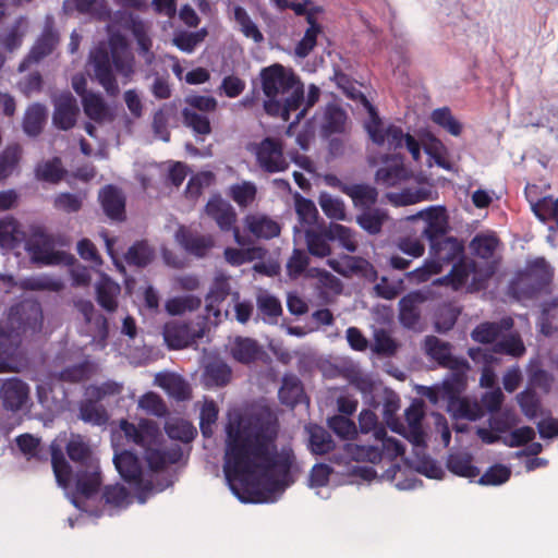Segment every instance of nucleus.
<instances>
[{
	"label": "nucleus",
	"instance_id": "f257e3e1",
	"mask_svg": "<svg viewBox=\"0 0 558 558\" xmlns=\"http://www.w3.org/2000/svg\"><path fill=\"white\" fill-rule=\"evenodd\" d=\"M223 472L242 502H267L291 483L295 456L290 447L278 450L279 422L270 412L240 418L227 428Z\"/></svg>",
	"mask_w": 558,
	"mask_h": 558
},
{
	"label": "nucleus",
	"instance_id": "f03ea898",
	"mask_svg": "<svg viewBox=\"0 0 558 558\" xmlns=\"http://www.w3.org/2000/svg\"><path fill=\"white\" fill-rule=\"evenodd\" d=\"M65 449L74 465L65 460L62 447L57 440L50 445L51 465L57 483L66 488L73 482L80 496L93 498L102 483L98 459L81 435L72 434Z\"/></svg>",
	"mask_w": 558,
	"mask_h": 558
},
{
	"label": "nucleus",
	"instance_id": "7ed1b4c3",
	"mask_svg": "<svg viewBox=\"0 0 558 558\" xmlns=\"http://www.w3.org/2000/svg\"><path fill=\"white\" fill-rule=\"evenodd\" d=\"M259 77L266 96V113L289 121L291 113L299 110L304 101L303 83L291 70L279 63L263 68Z\"/></svg>",
	"mask_w": 558,
	"mask_h": 558
},
{
	"label": "nucleus",
	"instance_id": "20e7f679",
	"mask_svg": "<svg viewBox=\"0 0 558 558\" xmlns=\"http://www.w3.org/2000/svg\"><path fill=\"white\" fill-rule=\"evenodd\" d=\"M120 427L128 440L144 450V458L151 470H161L181 460L183 453L179 445H161V434L155 422L143 420L135 425L122 420Z\"/></svg>",
	"mask_w": 558,
	"mask_h": 558
},
{
	"label": "nucleus",
	"instance_id": "39448f33",
	"mask_svg": "<svg viewBox=\"0 0 558 558\" xmlns=\"http://www.w3.org/2000/svg\"><path fill=\"white\" fill-rule=\"evenodd\" d=\"M430 258L424 264L407 274L409 280L415 283H423L430 279L433 275H437L442 270V264H450L454 260H461L464 246L454 236H446L429 245Z\"/></svg>",
	"mask_w": 558,
	"mask_h": 558
},
{
	"label": "nucleus",
	"instance_id": "423d86ee",
	"mask_svg": "<svg viewBox=\"0 0 558 558\" xmlns=\"http://www.w3.org/2000/svg\"><path fill=\"white\" fill-rule=\"evenodd\" d=\"M553 279V269L544 257L527 263L525 271L510 284L518 299H532L546 290Z\"/></svg>",
	"mask_w": 558,
	"mask_h": 558
},
{
	"label": "nucleus",
	"instance_id": "0eeeda50",
	"mask_svg": "<svg viewBox=\"0 0 558 558\" xmlns=\"http://www.w3.org/2000/svg\"><path fill=\"white\" fill-rule=\"evenodd\" d=\"M56 239L47 233L43 228L36 227L32 230L29 238L25 242V250L31 260L38 265H69L73 256L56 250Z\"/></svg>",
	"mask_w": 558,
	"mask_h": 558
},
{
	"label": "nucleus",
	"instance_id": "6e6552de",
	"mask_svg": "<svg viewBox=\"0 0 558 558\" xmlns=\"http://www.w3.org/2000/svg\"><path fill=\"white\" fill-rule=\"evenodd\" d=\"M361 99L368 110L369 120L365 123V130L376 145L387 144L388 149H398L405 144L407 134L403 133L400 126L389 124L384 126L376 109L369 104L364 95L361 94Z\"/></svg>",
	"mask_w": 558,
	"mask_h": 558
},
{
	"label": "nucleus",
	"instance_id": "1a4fd4ad",
	"mask_svg": "<svg viewBox=\"0 0 558 558\" xmlns=\"http://www.w3.org/2000/svg\"><path fill=\"white\" fill-rule=\"evenodd\" d=\"M256 165L266 173H278L288 170L290 162L283 154L280 138L267 136L251 146Z\"/></svg>",
	"mask_w": 558,
	"mask_h": 558
},
{
	"label": "nucleus",
	"instance_id": "9d476101",
	"mask_svg": "<svg viewBox=\"0 0 558 558\" xmlns=\"http://www.w3.org/2000/svg\"><path fill=\"white\" fill-rule=\"evenodd\" d=\"M407 220L422 223L421 236L425 238L429 245L446 238L449 230L448 217L444 207L429 206L415 215L408 216Z\"/></svg>",
	"mask_w": 558,
	"mask_h": 558
},
{
	"label": "nucleus",
	"instance_id": "9b49d317",
	"mask_svg": "<svg viewBox=\"0 0 558 558\" xmlns=\"http://www.w3.org/2000/svg\"><path fill=\"white\" fill-rule=\"evenodd\" d=\"M89 63L93 68L94 78L109 96H117L120 89L113 74V65L108 50L105 47L94 49L89 56Z\"/></svg>",
	"mask_w": 558,
	"mask_h": 558
},
{
	"label": "nucleus",
	"instance_id": "f8f14e48",
	"mask_svg": "<svg viewBox=\"0 0 558 558\" xmlns=\"http://www.w3.org/2000/svg\"><path fill=\"white\" fill-rule=\"evenodd\" d=\"M426 300V294L420 290L411 291L400 299L398 318L404 328L414 331L421 330L422 305Z\"/></svg>",
	"mask_w": 558,
	"mask_h": 558
},
{
	"label": "nucleus",
	"instance_id": "ddd939ff",
	"mask_svg": "<svg viewBox=\"0 0 558 558\" xmlns=\"http://www.w3.org/2000/svg\"><path fill=\"white\" fill-rule=\"evenodd\" d=\"M174 239L187 254L197 258L205 257L215 245V240L210 234H202L185 226L178 228Z\"/></svg>",
	"mask_w": 558,
	"mask_h": 558
},
{
	"label": "nucleus",
	"instance_id": "4468645a",
	"mask_svg": "<svg viewBox=\"0 0 558 558\" xmlns=\"http://www.w3.org/2000/svg\"><path fill=\"white\" fill-rule=\"evenodd\" d=\"M53 107L52 122L54 126L64 131L72 129L80 112L74 96L70 92L60 94L53 99Z\"/></svg>",
	"mask_w": 558,
	"mask_h": 558
},
{
	"label": "nucleus",
	"instance_id": "2eb2a0df",
	"mask_svg": "<svg viewBox=\"0 0 558 558\" xmlns=\"http://www.w3.org/2000/svg\"><path fill=\"white\" fill-rule=\"evenodd\" d=\"M3 407L7 410H21L29 399L28 385L17 377H11L3 381L0 390Z\"/></svg>",
	"mask_w": 558,
	"mask_h": 558
},
{
	"label": "nucleus",
	"instance_id": "dca6fc26",
	"mask_svg": "<svg viewBox=\"0 0 558 558\" xmlns=\"http://www.w3.org/2000/svg\"><path fill=\"white\" fill-rule=\"evenodd\" d=\"M425 351L428 356L435 360L440 366L447 368H461L464 366L463 357H457L451 353V344L435 336H427L424 341Z\"/></svg>",
	"mask_w": 558,
	"mask_h": 558
},
{
	"label": "nucleus",
	"instance_id": "f3484780",
	"mask_svg": "<svg viewBox=\"0 0 558 558\" xmlns=\"http://www.w3.org/2000/svg\"><path fill=\"white\" fill-rule=\"evenodd\" d=\"M375 174L378 184L386 187L395 186L408 178V171L400 155L387 156Z\"/></svg>",
	"mask_w": 558,
	"mask_h": 558
},
{
	"label": "nucleus",
	"instance_id": "a211bd4d",
	"mask_svg": "<svg viewBox=\"0 0 558 558\" xmlns=\"http://www.w3.org/2000/svg\"><path fill=\"white\" fill-rule=\"evenodd\" d=\"M205 210L222 231H229L233 228L236 214L231 204L220 196H213L207 202Z\"/></svg>",
	"mask_w": 558,
	"mask_h": 558
},
{
	"label": "nucleus",
	"instance_id": "6ab92c4d",
	"mask_svg": "<svg viewBox=\"0 0 558 558\" xmlns=\"http://www.w3.org/2000/svg\"><path fill=\"white\" fill-rule=\"evenodd\" d=\"M229 277L225 274H219L215 277L209 292L206 295V313L207 316H214L218 319L221 315L219 305L227 299L231 292Z\"/></svg>",
	"mask_w": 558,
	"mask_h": 558
},
{
	"label": "nucleus",
	"instance_id": "aec40b11",
	"mask_svg": "<svg viewBox=\"0 0 558 558\" xmlns=\"http://www.w3.org/2000/svg\"><path fill=\"white\" fill-rule=\"evenodd\" d=\"M446 466L452 474L461 477L475 478L480 475V469L473 464V456L465 450H450Z\"/></svg>",
	"mask_w": 558,
	"mask_h": 558
},
{
	"label": "nucleus",
	"instance_id": "412c9836",
	"mask_svg": "<svg viewBox=\"0 0 558 558\" xmlns=\"http://www.w3.org/2000/svg\"><path fill=\"white\" fill-rule=\"evenodd\" d=\"M99 201L104 213L113 220H122L124 218L125 198L122 192L113 186L107 185L99 192Z\"/></svg>",
	"mask_w": 558,
	"mask_h": 558
},
{
	"label": "nucleus",
	"instance_id": "4be33fe9",
	"mask_svg": "<svg viewBox=\"0 0 558 558\" xmlns=\"http://www.w3.org/2000/svg\"><path fill=\"white\" fill-rule=\"evenodd\" d=\"M245 228L256 238L269 240L280 234L279 223L262 214H251L244 218Z\"/></svg>",
	"mask_w": 558,
	"mask_h": 558
},
{
	"label": "nucleus",
	"instance_id": "5701e85b",
	"mask_svg": "<svg viewBox=\"0 0 558 558\" xmlns=\"http://www.w3.org/2000/svg\"><path fill=\"white\" fill-rule=\"evenodd\" d=\"M307 434V448L312 454L324 456L331 452L335 449V441L330 433L324 427L310 424L305 426Z\"/></svg>",
	"mask_w": 558,
	"mask_h": 558
},
{
	"label": "nucleus",
	"instance_id": "b1692460",
	"mask_svg": "<svg viewBox=\"0 0 558 558\" xmlns=\"http://www.w3.org/2000/svg\"><path fill=\"white\" fill-rule=\"evenodd\" d=\"M413 456L409 459L410 465L418 473L429 478H441L444 471L441 466L426 452V445L413 447Z\"/></svg>",
	"mask_w": 558,
	"mask_h": 558
},
{
	"label": "nucleus",
	"instance_id": "393cba45",
	"mask_svg": "<svg viewBox=\"0 0 558 558\" xmlns=\"http://www.w3.org/2000/svg\"><path fill=\"white\" fill-rule=\"evenodd\" d=\"M59 44V34L53 28L52 23H47L41 35L37 38L32 47L27 61L38 62L49 56Z\"/></svg>",
	"mask_w": 558,
	"mask_h": 558
},
{
	"label": "nucleus",
	"instance_id": "a878e982",
	"mask_svg": "<svg viewBox=\"0 0 558 558\" xmlns=\"http://www.w3.org/2000/svg\"><path fill=\"white\" fill-rule=\"evenodd\" d=\"M231 367L221 360L208 362L202 375V380L207 388L223 387L231 380Z\"/></svg>",
	"mask_w": 558,
	"mask_h": 558
},
{
	"label": "nucleus",
	"instance_id": "bb28decb",
	"mask_svg": "<svg viewBox=\"0 0 558 558\" xmlns=\"http://www.w3.org/2000/svg\"><path fill=\"white\" fill-rule=\"evenodd\" d=\"M113 463L120 476L129 483H135L141 478L142 468L137 457L129 451L123 450L116 453Z\"/></svg>",
	"mask_w": 558,
	"mask_h": 558
},
{
	"label": "nucleus",
	"instance_id": "cd10ccee",
	"mask_svg": "<svg viewBox=\"0 0 558 558\" xmlns=\"http://www.w3.org/2000/svg\"><path fill=\"white\" fill-rule=\"evenodd\" d=\"M451 374L442 381L440 386V393L446 401L460 397L466 384V371L469 369L468 361H464V366L461 368H449Z\"/></svg>",
	"mask_w": 558,
	"mask_h": 558
},
{
	"label": "nucleus",
	"instance_id": "c85d7f7f",
	"mask_svg": "<svg viewBox=\"0 0 558 558\" xmlns=\"http://www.w3.org/2000/svg\"><path fill=\"white\" fill-rule=\"evenodd\" d=\"M388 220V214L380 207L366 208L356 215V223L368 234L380 233L384 223Z\"/></svg>",
	"mask_w": 558,
	"mask_h": 558
},
{
	"label": "nucleus",
	"instance_id": "c756f323",
	"mask_svg": "<svg viewBox=\"0 0 558 558\" xmlns=\"http://www.w3.org/2000/svg\"><path fill=\"white\" fill-rule=\"evenodd\" d=\"M347 195L352 199L353 206L360 211L373 208L378 199L377 189L365 183L351 184Z\"/></svg>",
	"mask_w": 558,
	"mask_h": 558
},
{
	"label": "nucleus",
	"instance_id": "7c9ffc66",
	"mask_svg": "<svg viewBox=\"0 0 558 558\" xmlns=\"http://www.w3.org/2000/svg\"><path fill=\"white\" fill-rule=\"evenodd\" d=\"M278 397L282 404L291 408H294L301 402L303 398V385L298 376L292 374L283 376Z\"/></svg>",
	"mask_w": 558,
	"mask_h": 558
},
{
	"label": "nucleus",
	"instance_id": "2f4dec72",
	"mask_svg": "<svg viewBox=\"0 0 558 558\" xmlns=\"http://www.w3.org/2000/svg\"><path fill=\"white\" fill-rule=\"evenodd\" d=\"M47 119V109L44 105L33 104L29 106L23 118V131L32 137L38 136Z\"/></svg>",
	"mask_w": 558,
	"mask_h": 558
},
{
	"label": "nucleus",
	"instance_id": "473e14b6",
	"mask_svg": "<svg viewBox=\"0 0 558 558\" xmlns=\"http://www.w3.org/2000/svg\"><path fill=\"white\" fill-rule=\"evenodd\" d=\"M305 241L311 255L323 258L331 254L328 228L323 231L306 230Z\"/></svg>",
	"mask_w": 558,
	"mask_h": 558
},
{
	"label": "nucleus",
	"instance_id": "72a5a7b5",
	"mask_svg": "<svg viewBox=\"0 0 558 558\" xmlns=\"http://www.w3.org/2000/svg\"><path fill=\"white\" fill-rule=\"evenodd\" d=\"M307 23L308 27L306 28L304 36L294 48V53L299 58H306L313 51L317 44V36L323 32V28L317 23L314 14H307Z\"/></svg>",
	"mask_w": 558,
	"mask_h": 558
},
{
	"label": "nucleus",
	"instance_id": "f704fd0d",
	"mask_svg": "<svg viewBox=\"0 0 558 558\" xmlns=\"http://www.w3.org/2000/svg\"><path fill=\"white\" fill-rule=\"evenodd\" d=\"M502 327L510 329L512 327V319H502L501 324L483 323L474 328L471 337L474 341L480 343H493L499 338Z\"/></svg>",
	"mask_w": 558,
	"mask_h": 558
},
{
	"label": "nucleus",
	"instance_id": "c9c22d12",
	"mask_svg": "<svg viewBox=\"0 0 558 558\" xmlns=\"http://www.w3.org/2000/svg\"><path fill=\"white\" fill-rule=\"evenodd\" d=\"M85 114L95 122H104L110 117L109 108L101 95L89 92L82 99Z\"/></svg>",
	"mask_w": 558,
	"mask_h": 558
},
{
	"label": "nucleus",
	"instance_id": "e433bc0d",
	"mask_svg": "<svg viewBox=\"0 0 558 558\" xmlns=\"http://www.w3.org/2000/svg\"><path fill=\"white\" fill-rule=\"evenodd\" d=\"M100 500L105 507L118 510L125 509L131 502L129 490L120 484L106 485Z\"/></svg>",
	"mask_w": 558,
	"mask_h": 558
},
{
	"label": "nucleus",
	"instance_id": "4c0bfd02",
	"mask_svg": "<svg viewBox=\"0 0 558 558\" xmlns=\"http://www.w3.org/2000/svg\"><path fill=\"white\" fill-rule=\"evenodd\" d=\"M373 339L371 350L380 357L393 356L400 347L399 342L384 328L376 329Z\"/></svg>",
	"mask_w": 558,
	"mask_h": 558
},
{
	"label": "nucleus",
	"instance_id": "58836bf2",
	"mask_svg": "<svg viewBox=\"0 0 558 558\" xmlns=\"http://www.w3.org/2000/svg\"><path fill=\"white\" fill-rule=\"evenodd\" d=\"M345 121V111L336 104H328L324 110L322 129L328 135L341 133L344 131Z\"/></svg>",
	"mask_w": 558,
	"mask_h": 558
},
{
	"label": "nucleus",
	"instance_id": "ea45409f",
	"mask_svg": "<svg viewBox=\"0 0 558 558\" xmlns=\"http://www.w3.org/2000/svg\"><path fill=\"white\" fill-rule=\"evenodd\" d=\"M119 293V284L109 278H104L96 287L97 302L108 312H114L117 310V296Z\"/></svg>",
	"mask_w": 558,
	"mask_h": 558
},
{
	"label": "nucleus",
	"instance_id": "a19ab883",
	"mask_svg": "<svg viewBox=\"0 0 558 558\" xmlns=\"http://www.w3.org/2000/svg\"><path fill=\"white\" fill-rule=\"evenodd\" d=\"M65 172L66 171L62 167L61 159L58 157H54L51 160L41 161L35 168V175L37 180L52 184L60 182Z\"/></svg>",
	"mask_w": 558,
	"mask_h": 558
},
{
	"label": "nucleus",
	"instance_id": "79ce46f5",
	"mask_svg": "<svg viewBox=\"0 0 558 558\" xmlns=\"http://www.w3.org/2000/svg\"><path fill=\"white\" fill-rule=\"evenodd\" d=\"M256 306L264 320L270 324L277 323L278 317L282 314L280 301L266 291L257 295Z\"/></svg>",
	"mask_w": 558,
	"mask_h": 558
},
{
	"label": "nucleus",
	"instance_id": "37998d69",
	"mask_svg": "<svg viewBox=\"0 0 558 558\" xmlns=\"http://www.w3.org/2000/svg\"><path fill=\"white\" fill-rule=\"evenodd\" d=\"M258 351V343L251 338L238 337L231 347V355L233 359L243 364L255 361Z\"/></svg>",
	"mask_w": 558,
	"mask_h": 558
},
{
	"label": "nucleus",
	"instance_id": "c03bdc74",
	"mask_svg": "<svg viewBox=\"0 0 558 558\" xmlns=\"http://www.w3.org/2000/svg\"><path fill=\"white\" fill-rule=\"evenodd\" d=\"M124 257L129 265L143 268L153 262L155 251L146 241H138L129 247Z\"/></svg>",
	"mask_w": 558,
	"mask_h": 558
},
{
	"label": "nucleus",
	"instance_id": "a18cd8bd",
	"mask_svg": "<svg viewBox=\"0 0 558 558\" xmlns=\"http://www.w3.org/2000/svg\"><path fill=\"white\" fill-rule=\"evenodd\" d=\"M96 399L88 398L80 405V418L85 423L93 425H104L108 421V414L102 405L98 404Z\"/></svg>",
	"mask_w": 558,
	"mask_h": 558
},
{
	"label": "nucleus",
	"instance_id": "49530a36",
	"mask_svg": "<svg viewBox=\"0 0 558 558\" xmlns=\"http://www.w3.org/2000/svg\"><path fill=\"white\" fill-rule=\"evenodd\" d=\"M97 371L94 362L85 360L78 364L65 367L60 372V379L69 383H80L89 379Z\"/></svg>",
	"mask_w": 558,
	"mask_h": 558
},
{
	"label": "nucleus",
	"instance_id": "de8ad7c7",
	"mask_svg": "<svg viewBox=\"0 0 558 558\" xmlns=\"http://www.w3.org/2000/svg\"><path fill=\"white\" fill-rule=\"evenodd\" d=\"M318 204L323 213L332 220H345V204L340 197L332 196L327 192H322L318 196Z\"/></svg>",
	"mask_w": 558,
	"mask_h": 558
},
{
	"label": "nucleus",
	"instance_id": "09e8293b",
	"mask_svg": "<svg viewBox=\"0 0 558 558\" xmlns=\"http://www.w3.org/2000/svg\"><path fill=\"white\" fill-rule=\"evenodd\" d=\"M110 57L117 73L125 80L124 83L129 82L135 73L133 54L126 49L119 50L114 48L111 50Z\"/></svg>",
	"mask_w": 558,
	"mask_h": 558
},
{
	"label": "nucleus",
	"instance_id": "8fccbe9b",
	"mask_svg": "<svg viewBox=\"0 0 558 558\" xmlns=\"http://www.w3.org/2000/svg\"><path fill=\"white\" fill-rule=\"evenodd\" d=\"M234 20L239 24L240 31L246 38L253 39L255 44H260L264 41V35L244 8L240 5L234 8Z\"/></svg>",
	"mask_w": 558,
	"mask_h": 558
},
{
	"label": "nucleus",
	"instance_id": "3c124183",
	"mask_svg": "<svg viewBox=\"0 0 558 558\" xmlns=\"http://www.w3.org/2000/svg\"><path fill=\"white\" fill-rule=\"evenodd\" d=\"M447 410L454 418L475 421L480 416V410L475 403L466 398L458 397L447 401Z\"/></svg>",
	"mask_w": 558,
	"mask_h": 558
},
{
	"label": "nucleus",
	"instance_id": "603ef678",
	"mask_svg": "<svg viewBox=\"0 0 558 558\" xmlns=\"http://www.w3.org/2000/svg\"><path fill=\"white\" fill-rule=\"evenodd\" d=\"M22 232L19 230V223L13 218L0 220V246L14 248L21 241Z\"/></svg>",
	"mask_w": 558,
	"mask_h": 558
},
{
	"label": "nucleus",
	"instance_id": "864d4df0",
	"mask_svg": "<svg viewBox=\"0 0 558 558\" xmlns=\"http://www.w3.org/2000/svg\"><path fill=\"white\" fill-rule=\"evenodd\" d=\"M160 386L177 400H186L191 396L190 385L178 375H167L161 381Z\"/></svg>",
	"mask_w": 558,
	"mask_h": 558
},
{
	"label": "nucleus",
	"instance_id": "5fc2aeb1",
	"mask_svg": "<svg viewBox=\"0 0 558 558\" xmlns=\"http://www.w3.org/2000/svg\"><path fill=\"white\" fill-rule=\"evenodd\" d=\"M22 148L14 144L8 146L0 155V181L12 174L21 159Z\"/></svg>",
	"mask_w": 558,
	"mask_h": 558
},
{
	"label": "nucleus",
	"instance_id": "6e6d98bb",
	"mask_svg": "<svg viewBox=\"0 0 558 558\" xmlns=\"http://www.w3.org/2000/svg\"><path fill=\"white\" fill-rule=\"evenodd\" d=\"M167 435L171 439L180 440L182 442H190L194 439L197 432L196 428L187 421L177 420L166 424Z\"/></svg>",
	"mask_w": 558,
	"mask_h": 558
},
{
	"label": "nucleus",
	"instance_id": "4d7b16f0",
	"mask_svg": "<svg viewBox=\"0 0 558 558\" xmlns=\"http://www.w3.org/2000/svg\"><path fill=\"white\" fill-rule=\"evenodd\" d=\"M183 123L192 129L196 135H208L211 132L209 119L201 113L195 112L193 109L184 108L182 110Z\"/></svg>",
	"mask_w": 558,
	"mask_h": 558
},
{
	"label": "nucleus",
	"instance_id": "13d9d810",
	"mask_svg": "<svg viewBox=\"0 0 558 558\" xmlns=\"http://www.w3.org/2000/svg\"><path fill=\"white\" fill-rule=\"evenodd\" d=\"M350 454L354 460L377 463L381 460L384 452L380 445H347Z\"/></svg>",
	"mask_w": 558,
	"mask_h": 558
},
{
	"label": "nucleus",
	"instance_id": "bf43d9fd",
	"mask_svg": "<svg viewBox=\"0 0 558 558\" xmlns=\"http://www.w3.org/2000/svg\"><path fill=\"white\" fill-rule=\"evenodd\" d=\"M207 36V31L202 28L197 32H180L174 35L173 44L181 51L192 53Z\"/></svg>",
	"mask_w": 558,
	"mask_h": 558
},
{
	"label": "nucleus",
	"instance_id": "052dcab7",
	"mask_svg": "<svg viewBox=\"0 0 558 558\" xmlns=\"http://www.w3.org/2000/svg\"><path fill=\"white\" fill-rule=\"evenodd\" d=\"M498 245V240L494 235L487 234H477L474 236L470 243V248L476 256L488 259L493 257L496 247Z\"/></svg>",
	"mask_w": 558,
	"mask_h": 558
},
{
	"label": "nucleus",
	"instance_id": "680f3d73",
	"mask_svg": "<svg viewBox=\"0 0 558 558\" xmlns=\"http://www.w3.org/2000/svg\"><path fill=\"white\" fill-rule=\"evenodd\" d=\"M432 121L453 136H459L462 132V124L452 116L447 107L435 109L432 112Z\"/></svg>",
	"mask_w": 558,
	"mask_h": 558
},
{
	"label": "nucleus",
	"instance_id": "e2e57ef3",
	"mask_svg": "<svg viewBox=\"0 0 558 558\" xmlns=\"http://www.w3.org/2000/svg\"><path fill=\"white\" fill-rule=\"evenodd\" d=\"M328 229L331 241H339L341 246L350 253H354L357 250L355 235L350 228L339 223H331Z\"/></svg>",
	"mask_w": 558,
	"mask_h": 558
},
{
	"label": "nucleus",
	"instance_id": "0e129e2a",
	"mask_svg": "<svg viewBox=\"0 0 558 558\" xmlns=\"http://www.w3.org/2000/svg\"><path fill=\"white\" fill-rule=\"evenodd\" d=\"M493 352L519 357L524 354L525 347L519 336L510 335L495 342Z\"/></svg>",
	"mask_w": 558,
	"mask_h": 558
},
{
	"label": "nucleus",
	"instance_id": "69168bd1",
	"mask_svg": "<svg viewBox=\"0 0 558 558\" xmlns=\"http://www.w3.org/2000/svg\"><path fill=\"white\" fill-rule=\"evenodd\" d=\"M123 391V384L114 380H107L100 385H89L85 395L88 398L101 401L107 397L118 396Z\"/></svg>",
	"mask_w": 558,
	"mask_h": 558
},
{
	"label": "nucleus",
	"instance_id": "338daca9",
	"mask_svg": "<svg viewBox=\"0 0 558 558\" xmlns=\"http://www.w3.org/2000/svg\"><path fill=\"white\" fill-rule=\"evenodd\" d=\"M78 310L85 318L87 324L95 322V325L98 328L99 336L101 338H106L108 335V322L107 318L102 314L96 313V310L92 302L89 301H81L78 303Z\"/></svg>",
	"mask_w": 558,
	"mask_h": 558
},
{
	"label": "nucleus",
	"instance_id": "774afa93",
	"mask_svg": "<svg viewBox=\"0 0 558 558\" xmlns=\"http://www.w3.org/2000/svg\"><path fill=\"white\" fill-rule=\"evenodd\" d=\"M163 336L166 342L171 349H182L187 347L190 343L186 325L167 326Z\"/></svg>",
	"mask_w": 558,
	"mask_h": 558
}]
</instances>
